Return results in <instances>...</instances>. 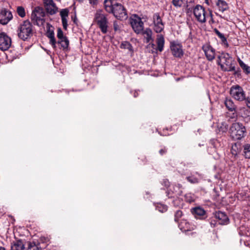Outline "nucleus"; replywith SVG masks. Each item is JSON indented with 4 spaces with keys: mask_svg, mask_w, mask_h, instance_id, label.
I'll use <instances>...</instances> for the list:
<instances>
[{
    "mask_svg": "<svg viewBox=\"0 0 250 250\" xmlns=\"http://www.w3.org/2000/svg\"><path fill=\"white\" fill-rule=\"evenodd\" d=\"M162 208H163V209L162 210H159L160 211H161V212H164V211H165L167 210V208L166 206H162Z\"/></svg>",
    "mask_w": 250,
    "mask_h": 250,
    "instance_id": "obj_46",
    "label": "nucleus"
},
{
    "mask_svg": "<svg viewBox=\"0 0 250 250\" xmlns=\"http://www.w3.org/2000/svg\"><path fill=\"white\" fill-rule=\"evenodd\" d=\"M120 47L122 49H126L130 52H133V47L128 42H124L120 45Z\"/></svg>",
    "mask_w": 250,
    "mask_h": 250,
    "instance_id": "obj_32",
    "label": "nucleus"
},
{
    "mask_svg": "<svg viewBox=\"0 0 250 250\" xmlns=\"http://www.w3.org/2000/svg\"><path fill=\"white\" fill-rule=\"evenodd\" d=\"M173 4L176 7H181L183 4V0H172Z\"/></svg>",
    "mask_w": 250,
    "mask_h": 250,
    "instance_id": "obj_39",
    "label": "nucleus"
},
{
    "mask_svg": "<svg viewBox=\"0 0 250 250\" xmlns=\"http://www.w3.org/2000/svg\"><path fill=\"white\" fill-rule=\"evenodd\" d=\"M11 250H25L24 242L21 240L14 241L11 244Z\"/></svg>",
    "mask_w": 250,
    "mask_h": 250,
    "instance_id": "obj_20",
    "label": "nucleus"
},
{
    "mask_svg": "<svg viewBox=\"0 0 250 250\" xmlns=\"http://www.w3.org/2000/svg\"><path fill=\"white\" fill-rule=\"evenodd\" d=\"M228 130V125L226 122L218 123L216 132L218 133H223L227 132Z\"/></svg>",
    "mask_w": 250,
    "mask_h": 250,
    "instance_id": "obj_25",
    "label": "nucleus"
},
{
    "mask_svg": "<svg viewBox=\"0 0 250 250\" xmlns=\"http://www.w3.org/2000/svg\"><path fill=\"white\" fill-rule=\"evenodd\" d=\"M188 201L189 202H191L193 201V200H188Z\"/></svg>",
    "mask_w": 250,
    "mask_h": 250,
    "instance_id": "obj_48",
    "label": "nucleus"
},
{
    "mask_svg": "<svg viewBox=\"0 0 250 250\" xmlns=\"http://www.w3.org/2000/svg\"><path fill=\"white\" fill-rule=\"evenodd\" d=\"M214 32L221 40L222 44L224 45L225 47H228L229 46V44L227 42V38L225 37L224 35L221 33L216 28H215L214 29Z\"/></svg>",
    "mask_w": 250,
    "mask_h": 250,
    "instance_id": "obj_26",
    "label": "nucleus"
},
{
    "mask_svg": "<svg viewBox=\"0 0 250 250\" xmlns=\"http://www.w3.org/2000/svg\"><path fill=\"white\" fill-rule=\"evenodd\" d=\"M196 174L198 176H196L193 174H191L190 176L186 177V180L191 184H195L199 182L200 179L201 178V175L198 172H196Z\"/></svg>",
    "mask_w": 250,
    "mask_h": 250,
    "instance_id": "obj_24",
    "label": "nucleus"
},
{
    "mask_svg": "<svg viewBox=\"0 0 250 250\" xmlns=\"http://www.w3.org/2000/svg\"><path fill=\"white\" fill-rule=\"evenodd\" d=\"M238 63L241 67L246 72L247 74L250 73V67L246 65L240 59H238Z\"/></svg>",
    "mask_w": 250,
    "mask_h": 250,
    "instance_id": "obj_33",
    "label": "nucleus"
},
{
    "mask_svg": "<svg viewBox=\"0 0 250 250\" xmlns=\"http://www.w3.org/2000/svg\"><path fill=\"white\" fill-rule=\"evenodd\" d=\"M170 49L172 55L176 58H181L184 55L182 46L180 43L176 42H170Z\"/></svg>",
    "mask_w": 250,
    "mask_h": 250,
    "instance_id": "obj_15",
    "label": "nucleus"
},
{
    "mask_svg": "<svg viewBox=\"0 0 250 250\" xmlns=\"http://www.w3.org/2000/svg\"><path fill=\"white\" fill-rule=\"evenodd\" d=\"M47 36L50 39V43L54 49L56 47V41L54 37V34L53 31H49L47 33Z\"/></svg>",
    "mask_w": 250,
    "mask_h": 250,
    "instance_id": "obj_30",
    "label": "nucleus"
},
{
    "mask_svg": "<svg viewBox=\"0 0 250 250\" xmlns=\"http://www.w3.org/2000/svg\"><path fill=\"white\" fill-rule=\"evenodd\" d=\"M244 101H245L247 106L250 108V98L246 97V100Z\"/></svg>",
    "mask_w": 250,
    "mask_h": 250,
    "instance_id": "obj_42",
    "label": "nucleus"
},
{
    "mask_svg": "<svg viewBox=\"0 0 250 250\" xmlns=\"http://www.w3.org/2000/svg\"><path fill=\"white\" fill-rule=\"evenodd\" d=\"M113 27L115 31H117L119 29V26L116 21L113 23Z\"/></svg>",
    "mask_w": 250,
    "mask_h": 250,
    "instance_id": "obj_44",
    "label": "nucleus"
},
{
    "mask_svg": "<svg viewBox=\"0 0 250 250\" xmlns=\"http://www.w3.org/2000/svg\"><path fill=\"white\" fill-rule=\"evenodd\" d=\"M33 34V26L29 21H22L18 27V35L19 38L25 41Z\"/></svg>",
    "mask_w": 250,
    "mask_h": 250,
    "instance_id": "obj_2",
    "label": "nucleus"
},
{
    "mask_svg": "<svg viewBox=\"0 0 250 250\" xmlns=\"http://www.w3.org/2000/svg\"><path fill=\"white\" fill-rule=\"evenodd\" d=\"M13 19L12 12L3 8L0 10V23L2 25L7 24Z\"/></svg>",
    "mask_w": 250,
    "mask_h": 250,
    "instance_id": "obj_14",
    "label": "nucleus"
},
{
    "mask_svg": "<svg viewBox=\"0 0 250 250\" xmlns=\"http://www.w3.org/2000/svg\"><path fill=\"white\" fill-rule=\"evenodd\" d=\"M94 20L102 33H107L108 20L106 16L101 12H97L95 15Z\"/></svg>",
    "mask_w": 250,
    "mask_h": 250,
    "instance_id": "obj_6",
    "label": "nucleus"
},
{
    "mask_svg": "<svg viewBox=\"0 0 250 250\" xmlns=\"http://www.w3.org/2000/svg\"><path fill=\"white\" fill-rule=\"evenodd\" d=\"M11 45V38L4 32H0V49L2 51L8 50Z\"/></svg>",
    "mask_w": 250,
    "mask_h": 250,
    "instance_id": "obj_11",
    "label": "nucleus"
},
{
    "mask_svg": "<svg viewBox=\"0 0 250 250\" xmlns=\"http://www.w3.org/2000/svg\"><path fill=\"white\" fill-rule=\"evenodd\" d=\"M157 46L153 43H150L149 45L155 50L156 52H162L164 50L165 44V39L161 34H159L156 38Z\"/></svg>",
    "mask_w": 250,
    "mask_h": 250,
    "instance_id": "obj_17",
    "label": "nucleus"
},
{
    "mask_svg": "<svg viewBox=\"0 0 250 250\" xmlns=\"http://www.w3.org/2000/svg\"><path fill=\"white\" fill-rule=\"evenodd\" d=\"M193 13L195 19L201 23L206 22V19L209 17H210L212 22H213L212 11H209L208 13L205 8L201 5L197 4L193 8Z\"/></svg>",
    "mask_w": 250,
    "mask_h": 250,
    "instance_id": "obj_3",
    "label": "nucleus"
},
{
    "mask_svg": "<svg viewBox=\"0 0 250 250\" xmlns=\"http://www.w3.org/2000/svg\"><path fill=\"white\" fill-rule=\"evenodd\" d=\"M163 184L166 187H168L170 186L169 182L167 179H164L163 180Z\"/></svg>",
    "mask_w": 250,
    "mask_h": 250,
    "instance_id": "obj_43",
    "label": "nucleus"
},
{
    "mask_svg": "<svg viewBox=\"0 0 250 250\" xmlns=\"http://www.w3.org/2000/svg\"><path fill=\"white\" fill-rule=\"evenodd\" d=\"M202 48L208 61H212L214 59L216 50L212 47L210 43H206L203 45Z\"/></svg>",
    "mask_w": 250,
    "mask_h": 250,
    "instance_id": "obj_13",
    "label": "nucleus"
},
{
    "mask_svg": "<svg viewBox=\"0 0 250 250\" xmlns=\"http://www.w3.org/2000/svg\"><path fill=\"white\" fill-rule=\"evenodd\" d=\"M217 221L212 219L210 221V224L212 227H215L217 225Z\"/></svg>",
    "mask_w": 250,
    "mask_h": 250,
    "instance_id": "obj_41",
    "label": "nucleus"
},
{
    "mask_svg": "<svg viewBox=\"0 0 250 250\" xmlns=\"http://www.w3.org/2000/svg\"><path fill=\"white\" fill-rule=\"evenodd\" d=\"M239 115L241 116L245 123L250 122V111L246 108H243L240 109Z\"/></svg>",
    "mask_w": 250,
    "mask_h": 250,
    "instance_id": "obj_21",
    "label": "nucleus"
},
{
    "mask_svg": "<svg viewBox=\"0 0 250 250\" xmlns=\"http://www.w3.org/2000/svg\"><path fill=\"white\" fill-rule=\"evenodd\" d=\"M217 63L224 71H232L235 70V66L232 64V58L229 53H222L218 56Z\"/></svg>",
    "mask_w": 250,
    "mask_h": 250,
    "instance_id": "obj_1",
    "label": "nucleus"
},
{
    "mask_svg": "<svg viewBox=\"0 0 250 250\" xmlns=\"http://www.w3.org/2000/svg\"><path fill=\"white\" fill-rule=\"evenodd\" d=\"M119 3L117 0H104V9L107 12L111 13Z\"/></svg>",
    "mask_w": 250,
    "mask_h": 250,
    "instance_id": "obj_18",
    "label": "nucleus"
},
{
    "mask_svg": "<svg viewBox=\"0 0 250 250\" xmlns=\"http://www.w3.org/2000/svg\"><path fill=\"white\" fill-rule=\"evenodd\" d=\"M0 250H6V249L4 247L0 246Z\"/></svg>",
    "mask_w": 250,
    "mask_h": 250,
    "instance_id": "obj_47",
    "label": "nucleus"
},
{
    "mask_svg": "<svg viewBox=\"0 0 250 250\" xmlns=\"http://www.w3.org/2000/svg\"><path fill=\"white\" fill-rule=\"evenodd\" d=\"M57 36L58 40H60L63 39V38H66V37L63 36V33L61 28L58 29Z\"/></svg>",
    "mask_w": 250,
    "mask_h": 250,
    "instance_id": "obj_38",
    "label": "nucleus"
},
{
    "mask_svg": "<svg viewBox=\"0 0 250 250\" xmlns=\"http://www.w3.org/2000/svg\"><path fill=\"white\" fill-rule=\"evenodd\" d=\"M27 250H39V248L35 242H29Z\"/></svg>",
    "mask_w": 250,
    "mask_h": 250,
    "instance_id": "obj_36",
    "label": "nucleus"
},
{
    "mask_svg": "<svg viewBox=\"0 0 250 250\" xmlns=\"http://www.w3.org/2000/svg\"><path fill=\"white\" fill-rule=\"evenodd\" d=\"M45 12L43 9L40 7H36L32 12L31 19L34 24L42 26L45 21Z\"/></svg>",
    "mask_w": 250,
    "mask_h": 250,
    "instance_id": "obj_5",
    "label": "nucleus"
},
{
    "mask_svg": "<svg viewBox=\"0 0 250 250\" xmlns=\"http://www.w3.org/2000/svg\"><path fill=\"white\" fill-rule=\"evenodd\" d=\"M143 33L146 43H148L153 40L152 38V32L150 29L146 28Z\"/></svg>",
    "mask_w": 250,
    "mask_h": 250,
    "instance_id": "obj_29",
    "label": "nucleus"
},
{
    "mask_svg": "<svg viewBox=\"0 0 250 250\" xmlns=\"http://www.w3.org/2000/svg\"><path fill=\"white\" fill-rule=\"evenodd\" d=\"M214 217L217 220L219 224L226 225L229 223V219L227 215L223 212H216Z\"/></svg>",
    "mask_w": 250,
    "mask_h": 250,
    "instance_id": "obj_19",
    "label": "nucleus"
},
{
    "mask_svg": "<svg viewBox=\"0 0 250 250\" xmlns=\"http://www.w3.org/2000/svg\"><path fill=\"white\" fill-rule=\"evenodd\" d=\"M17 12L19 16L23 18L25 16V11L22 6H18L17 8Z\"/></svg>",
    "mask_w": 250,
    "mask_h": 250,
    "instance_id": "obj_35",
    "label": "nucleus"
},
{
    "mask_svg": "<svg viewBox=\"0 0 250 250\" xmlns=\"http://www.w3.org/2000/svg\"><path fill=\"white\" fill-rule=\"evenodd\" d=\"M60 15L62 18L63 27L64 29H66L67 27V20L66 18L68 15V10L67 9H62L60 12Z\"/></svg>",
    "mask_w": 250,
    "mask_h": 250,
    "instance_id": "obj_22",
    "label": "nucleus"
},
{
    "mask_svg": "<svg viewBox=\"0 0 250 250\" xmlns=\"http://www.w3.org/2000/svg\"><path fill=\"white\" fill-rule=\"evenodd\" d=\"M216 15H217V16H220V17H221V18H222L221 16H220V15H218V14H216Z\"/></svg>",
    "mask_w": 250,
    "mask_h": 250,
    "instance_id": "obj_50",
    "label": "nucleus"
},
{
    "mask_svg": "<svg viewBox=\"0 0 250 250\" xmlns=\"http://www.w3.org/2000/svg\"><path fill=\"white\" fill-rule=\"evenodd\" d=\"M193 213L195 215H197L198 216H203L205 214V211L201 208L198 207L195 208L194 209Z\"/></svg>",
    "mask_w": 250,
    "mask_h": 250,
    "instance_id": "obj_34",
    "label": "nucleus"
},
{
    "mask_svg": "<svg viewBox=\"0 0 250 250\" xmlns=\"http://www.w3.org/2000/svg\"><path fill=\"white\" fill-rule=\"evenodd\" d=\"M178 187L180 188V187H182V186L180 184H178Z\"/></svg>",
    "mask_w": 250,
    "mask_h": 250,
    "instance_id": "obj_49",
    "label": "nucleus"
},
{
    "mask_svg": "<svg viewBox=\"0 0 250 250\" xmlns=\"http://www.w3.org/2000/svg\"><path fill=\"white\" fill-rule=\"evenodd\" d=\"M242 146L240 143H234L231 146V153L232 154L231 161L235 162L238 165L240 160V153L242 150Z\"/></svg>",
    "mask_w": 250,
    "mask_h": 250,
    "instance_id": "obj_8",
    "label": "nucleus"
},
{
    "mask_svg": "<svg viewBox=\"0 0 250 250\" xmlns=\"http://www.w3.org/2000/svg\"><path fill=\"white\" fill-rule=\"evenodd\" d=\"M183 212L180 210H178L175 213L174 215V220L175 222H178L179 219L182 216Z\"/></svg>",
    "mask_w": 250,
    "mask_h": 250,
    "instance_id": "obj_37",
    "label": "nucleus"
},
{
    "mask_svg": "<svg viewBox=\"0 0 250 250\" xmlns=\"http://www.w3.org/2000/svg\"><path fill=\"white\" fill-rule=\"evenodd\" d=\"M224 104L227 108L230 111H234L236 109V105L233 101L229 98H226Z\"/></svg>",
    "mask_w": 250,
    "mask_h": 250,
    "instance_id": "obj_27",
    "label": "nucleus"
},
{
    "mask_svg": "<svg viewBox=\"0 0 250 250\" xmlns=\"http://www.w3.org/2000/svg\"><path fill=\"white\" fill-rule=\"evenodd\" d=\"M69 43V42L67 37L63 38V39L58 40L57 42V43L61 46L60 48L62 49L63 50L68 48Z\"/></svg>",
    "mask_w": 250,
    "mask_h": 250,
    "instance_id": "obj_28",
    "label": "nucleus"
},
{
    "mask_svg": "<svg viewBox=\"0 0 250 250\" xmlns=\"http://www.w3.org/2000/svg\"><path fill=\"white\" fill-rule=\"evenodd\" d=\"M153 29L156 33H161L164 29V23L159 13H156L153 15Z\"/></svg>",
    "mask_w": 250,
    "mask_h": 250,
    "instance_id": "obj_12",
    "label": "nucleus"
},
{
    "mask_svg": "<svg viewBox=\"0 0 250 250\" xmlns=\"http://www.w3.org/2000/svg\"><path fill=\"white\" fill-rule=\"evenodd\" d=\"M167 149L165 146H164L159 151V153L161 156L166 154L167 153Z\"/></svg>",
    "mask_w": 250,
    "mask_h": 250,
    "instance_id": "obj_40",
    "label": "nucleus"
},
{
    "mask_svg": "<svg viewBox=\"0 0 250 250\" xmlns=\"http://www.w3.org/2000/svg\"><path fill=\"white\" fill-rule=\"evenodd\" d=\"M133 96H134V98L137 97L138 96V95H139L138 91H136V90L134 91L133 92Z\"/></svg>",
    "mask_w": 250,
    "mask_h": 250,
    "instance_id": "obj_45",
    "label": "nucleus"
},
{
    "mask_svg": "<svg viewBox=\"0 0 250 250\" xmlns=\"http://www.w3.org/2000/svg\"><path fill=\"white\" fill-rule=\"evenodd\" d=\"M231 96L235 100L242 102L246 100V93L243 88L238 84L232 85L229 91Z\"/></svg>",
    "mask_w": 250,
    "mask_h": 250,
    "instance_id": "obj_7",
    "label": "nucleus"
},
{
    "mask_svg": "<svg viewBox=\"0 0 250 250\" xmlns=\"http://www.w3.org/2000/svg\"><path fill=\"white\" fill-rule=\"evenodd\" d=\"M246 132V129L242 124L236 122L232 124L230 128V136L234 140H240Z\"/></svg>",
    "mask_w": 250,
    "mask_h": 250,
    "instance_id": "obj_4",
    "label": "nucleus"
},
{
    "mask_svg": "<svg viewBox=\"0 0 250 250\" xmlns=\"http://www.w3.org/2000/svg\"><path fill=\"white\" fill-rule=\"evenodd\" d=\"M216 5L218 10L222 12L229 9L228 3L224 0H217L216 2Z\"/></svg>",
    "mask_w": 250,
    "mask_h": 250,
    "instance_id": "obj_23",
    "label": "nucleus"
},
{
    "mask_svg": "<svg viewBox=\"0 0 250 250\" xmlns=\"http://www.w3.org/2000/svg\"><path fill=\"white\" fill-rule=\"evenodd\" d=\"M131 26L137 34L143 32L144 29V23L141 19L136 15H134L131 19Z\"/></svg>",
    "mask_w": 250,
    "mask_h": 250,
    "instance_id": "obj_10",
    "label": "nucleus"
},
{
    "mask_svg": "<svg viewBox=\"0 0 250 250\" xmlns=\"http://www.w3.org/2000/svg\"><path fill=\"white\" fill-rule=\"evenodd\" d=\"M242 155L246 159H250V145L246 144L243 146Z\"/></svg>",
    "mask_w": 250,
    "mask_h": 250,
    "instance_id": "obj_31",
    "label": "nucleus"
},
{
    "mask_svg": "<svg viewBox=\"0 0 250 250\" xmlns=\"http://www.w3.org/2000/svg\"><path fill=\"white\" fill-rule=\"evenodd\" d=\"M43 4L46 12L50 15L56 14L58 8L53 0H43Z\"/></svg>",
    "mask_w": 250,
    "mask_h": 250,
    "instance_id": "obj_16",
    "label": "nucleus"
},
{
    "mask_svg": "<svg viewBox=\"0 0 250 250\" xmlns=\"http://www.w3.org/2000/svg\"><path fill=\"white\" fill-rule=\"evenodd\" d=\"M111 13L113 14L116 19L120 20H124L127 18L126 10L120 3L117 5V7Z\"/></svg>",
    "mask_w": 250,
    "mask_h": 250,
    "instance_id": "obj_9",
    "label": "nucleus"
}]
</instances>
